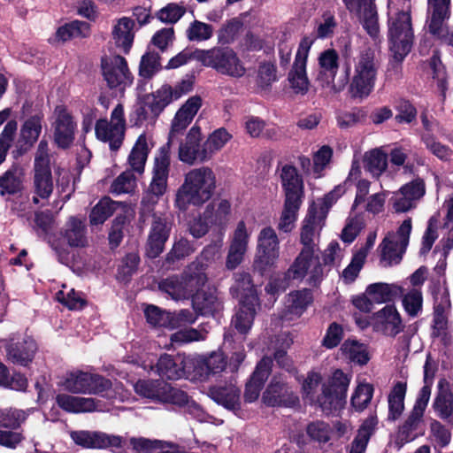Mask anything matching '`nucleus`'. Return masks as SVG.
Masks as SVG:
<instances>
[{
    "label": "nucleus",
    "mask_w": 453,
    "mask_h": 453,
    "mask_svg": "<svg viewBox=\"0 0 453 453\" xmlns=\"http://www.w3.org/2000/svg\"><path fill=\"white\" fill-rule=\"evenodd\" d=\"M216 175L211 168L200 166L184 175L183 183L175 195V205L186 211L189 205L201 206L208 202L216 189Z\"/></svg>",
    "instance_id": "f257e3e1"
},
{
    "label": "nucleus",
    "mask_w": 453,
    "mask_h": 453,
    "mask_svg": "<svg viewBox=\"0 0 453 453\" xmlns=\"http://www.w3.org/2000/svg\"><path fill=\"white\" fill-rule=\"evenodd\" d=\"M55 162L50 153L49 143L46 140L40 141L33 165V203H39L40 200L46 201L54 189V180L51 173Z\"/></svg>",
    "instance_id": "f03ea898"
},
{
    "label": "nucleus",
    "mask_w": 453,
    "mask_h": 453,
    "mask_svg": "<svg viewBox=\"0 0 453 453\" xmlns=\"http://www.w3.org/2000/svg\"><path fill=\"white\" fill-rule=\"evenodd\" d=\"M389 49L394 59V68L398 73L399 63L411 51L413 32L410 13L399 12L390 16L388 20Z\"/></svg>",
    "instance_id": "7ed1b4c3"
},
{
    "label": "nucleus",
    "mask_w": 453,
    "mask_h": 453,
    "mask_svg": "<svg viewBox=\"0 0 453 453\" xmlns=\"http://www.w3.org/2000/svg\"><path fill=\"white\" fill-rule=\"evenodd\" d=\"M170 162L168 145H164L154 159L151 180L143 193L141 202L142 213L150 212L166 192Z\"/></svg>",
    "instance_id": "20e7f679"
},
{
    "label": "nucleus",
    "mask_w": 453,
    "mask_h": 453,
    "mask_svg": "<svg viewBox=\"0 0 453 453\" xmlns=\"http://www.w3.org/2000/svg\"><path fill=\"white\" fill-rule=\"evenodd\" d=\"M377 77V66L373 53L361 52L354 62V72L349 79V93L353 98H365L374 88Z\"/></svg>",
    "instance_id": "39448f33"
},
{
    "label": "nucleus",
    "mask_w": 453,
    "mask_h": 453,
    "mask_svg": "<svg viewBox=\"0 0 453 453\" xmlns=\"http://www.w3.org/2000/svg\"><path fill=\"white\" fill-rule=\"evenodd\" d=\"M411 230V219L407 218L402 222L396 232L391 231L386 234L379 245L380 264L383 266H391L400 263L409 244Z\"/></svg>",
    "instance_id": "423d86ee"
},
{
    "label": "nucleus",
    "mask_w": 453,
    "mask_h": 453,
    "mask_svg": "<svg viewBox=\"0 0 453 453\" xmlns=\"http://www.w3.org/2000/svg\"><path fill=\"white\" fill-rule=\"evenodd\" d=\"M196 57L203 65L214 68L222 74L242 77L245 73V68L236 54L229 49L214 48L200 50Z\"/></svg>",
    "instance_id": "0eeeda50"
},
{
    "label": "nucleus",
    "mask_w": 453,
    "mask_h": 453,
    "mask_svg": "<svg viewBox=\"0 0 453 453\" xmlns=\"http://www.w3.org/2000/svg\"><path fill=\"white\" fill-rule=\"evenodd\" d=\"M206 281L203 273L173 275L158 282V289L174 301L188 299Z\"/></svg>",
    "instance_id": "6e6552de"
},
{
    "label": "nucleus",
    "mask_w": 453,
    "mask_h": 453,
    "mask_svg": "<svg viewBox=\"0 0 453 453\" xmlns=\"http://www.w3.org/2000/svg\"><path fill=\"white\" fill-rule=\"evenodd\" d=\"M319 71L316 79L319 85L324 89L334 92L342 90L349 82V67L345 69V75L334 83V78L339 68V55L333 50L328 49L320 53L319 57Z\"/></svg>",
    "instance_id": "1a4fd4ad"
},
{
    "label": "nucleus",
    "mask_w": 453,
    "mask_h": 453,
    "mask_svg": "<svg viewBox=\"0 0 453 453\" xmlns=\"http://www.w3.org/2000/svg\"><path fill=\"white\" fill-rule=\"evenodd\" d=\"M95 130L97 139L108 142L111 150H118L123 143L126 131L123 105L119 104L113 109L110 122L107 119L97 120Z\"/></svg>",
    "instance_id": "9d476101"
},
{
    "label": "nucleus",
    "mask_w": 453,
    "mask_h": 453,
    "mask_svg": "<svg viewBox=\"0 0 453 453\" xmlns=\"http://www.w3.org/2000/svg\"><path fill=\"white\" fill-rule=\"evenodd\" d=\"M279 257L280 241L275 230L271 226L264 227L257 237L255 268L264 273L275 265Z\"/></svg>",
    "instance_id": "9b49d317"
},
{
    "label": "nucleus",
    "mask_w": 453,
    "mask_h": 453,
    "mask_svg": "<svg viewBox=\"0 0 453 453\" xmlns=\"http://www.w3.org/2000/svg\"><path fill=\"white\" fill-rule=\"evenodd\" d=\"M62 385L65 390L73 394H99L111 388L109 380L81 371L68 373Z\"/></svg>",
    "instance_id": "f8f14e48"
},
{
    "label": "nucleus",
    "mask_w": 453,
    "mask_h": 453,
    "mask_svg": "<svg viewBox=\"0 0 453 453\" xmlns=\"http://www.w3.org/2000/svg\"><path fill=\"white\" fill-rule=\"evenodd\" d=\"M315 250L302 249L288 269V274L296 280H303L311 286H317L323 279V268Z\"/></svg>",
    "instance_id": "ddd939ff"
},
{
    "label": "nucleus",
    "mask_w": 453,
    "mask_h": 453,
    "mask_svg": "<svg viewBox=\"0 0 453 453\" xmlns=\"http://www.w3.org/2000/svg\"><path fill=\"white\" fill-rule=\"evenodd\" d=\"M178 157L180 161L188 165L210 160L205 143L203 142V134L198 126H193L180 143Z\"/></svg>",
    "instance_id": "4468645a"
},
{
    "label": "nucleus",
    "mask_w": 453,
    "mask_h": 453,
    "mask_svg": "<svg viewBox=\"0 0 453 453\" xmlns=\"http://www.w3.org/2000/svg\"><path fill=\"white\" fill-rule=\"evenodd\" d=\"M101 66L104 79L109 88L123 90L132 84L133 76L123 57L114 55L104 58Z\"/></svg>",
    "instance_id": "2eb2a0df"
},
{
    "label": "nucleus",
    "mask_w": 453,
    "mask_h": 453,
    "mask_svg": "<svg viewBox=\"0 0 453 453\" xmlns=\"http://www.w3.org/2000/svg\"><path fill=\"white\" fill-rule=\"evenodd\" d=\"M425 193V182L418 178L394 192L389 199V205L395 213H406L417 207Z\"/></svg>",
    "instance_id": "dca6fc26"
},
{
    "label": "nucleus",
    "mask_w": 453,
    "mask_h": 453,
    "mask_svg": "<svg viewBox=\"0 0 453 453\" xmlns=\"http://www.w3.org/2000/svg\"><path fill=\"white\" fill-rule=\"evenodd\" d=\"M312 41L303 38L298 47L295 61L288 73V80L291 88L296 94L304 95L309 90V79L306 73V64Z\"/></svg>",
    "instance_id": "f3484780"
},
{
    "label": "nucleus",
    "mask_w": 453,
    "mask_h": 453,
    "mask_svg": "<svg viewBox=\"0 0 453 453\" xmlns=\"http://www.w3.org/2000/svg\"><path fill=\"white\" fill-rule=\"evenodd\" d=\"M326 216L322 208H318L315 204L310 206L300 231V242L303 249L317 250V241L325 225Z\"/></svg>",
    "instance_id": "a211bd4d"
},
{
    "label": "nucleus",
    "mask_w": 453,
    "mask_h": 453,
    "mask_svg": "<svg viewBox=\"0 0 453 453\" xmlns=\"http://www.w3.org/2000/svg\"><path fill=\"white\" fill-rule=\"evenodd\" d=\"M53 118L54 142L58 148L67 149L74 141L76 123L72 114L63 105H58L55 108Z\"/></svg>",
    "instance_id": "6ab92c4d"
},
{
    "label": "nucleus",
    "mask_w": 453,
    "mask_h": 453,
    "mask_svg": "<svg viewBox=\"0 0 453 453\" xmlns=\"http://www.w3.org/2000/svg\"><path fill=\"white\" fill-rule=\"evenodd\" d=\"M451 311V301L448 292L444 291L435 298L434 304L432 336L440 338L444 345L451 343L449 328V317Z\"/></svg>",
    "instance_id": "aec40b11"
},
{
    "label": "nucleus",
    "mask_w": 453,
    "mask_h": 453,
    "mask_svg": "<svg viewBox=\"0 0 453 453\" xmlns=\"http://www.w3.org/2000/svg\"><path fill=\"white\" fill-rule=\"evenodd\" d=\"M1 343L5 349L8 360L24 366L32 361L37 349L35 340L29 336L13 335L2 341Z\"/></svg>",
    "instance_id": "412c9836"
},
{
    "label": "nucleus",
    "mask_w": 453,
    "mask_h": 453,
    "mask_svg": "<svg viewBox=\"0 0 453 453\" xmlns=\"http://www.w3.org/2000/svg\"><path fill=\"white\" fill-rule=\"evenodd\" d=\"M262 401L268 406H294L298 396L291 390L280 375H274L263 393Z\"/></svg>",
    "instance_id": "4be33fe9"
},
{
    "label": "nucleus",
    "mask_w": 453,
    "mask_h": 453,
    "mask_svg": "<svg viewBox=\"0 0 453 453\" xmlns=\"http://www.w3.org/2000/svg\"><path fill=\"white\" fill-rule=\"evenodd\" d=\"M250 233L243 220L238 222L236 228L230 237V242L226 259V267L234 270L240 265L248 251Z\"/></svg>",
    "instance_id": "5701e85b"
},
{
    "label": "nucleus",
    "mask_w": 453,
    "mask_h": 453,
    "mask_svg": "<svg viewBox=\"0 0 453 453\" xmlns=\"http://www.w3.org/2000/svg\"><path fill=\"white\" fill-rule=\"evenodd\" d=\"M171 223L164 215L153 214L151 226L147 240L146 254L151 258L158 257L165 249L169 238Z\"/></svg>",
    "instance_id": "b1692460"
},
{
    "label": "nucleus",
    "mask_w": 453,
    "mask_h": 453,
    "mask_svg": "<svg viewBox=\"0 0 453 453\" xmlns=\"http://www.w3.org/2000/svg\"><path fill=\"white\" fill-rule=\"evenodd\" d=\"M372 325L374 331L390 337H395L404 328L395 305H386L375 312L372 317Z\"/></svg>",
    "instance_id": "393cba45"
},
{
    "label": "nucleus",
    "mask_w": 453,
    "mask_h": 453,
    "mask_svg": "<svg viewBox=\"0 0 453 453\" xmlns=\"http://www.w3.org/2000/svg\"><path fill=\"white\" fill-rule=\"evenodd\" d=\"M70 437L77 445L87 449L120 447L122 443L120 436L108 434L100 431H71Z\"/></svg>",
    "instance_id": "a878e982"
},
{
    "label": "nucleus",
    "mask_w": 453,
    "mask_h": 453,
    "mask_svg": "<svg viewBox=\"0 0 453 453\" xmlns=\"http://www.w3.org/2000/svg\"><path fill=\"white\" fill-rule=\"evenodd\" d=\"M202 106V98L198 96L189 97L185 104L177 111L174 118L171 123V129L169 132L168 145L170 150V144L175 135L182 133L188 126L192 122L194 117Z\"/></svg>",
    "instance_id": "bb28decb"
},
{
    "label": "nucleus",
    "mask_w": 453,
    "mask_h": 453,
    "mask_svg": "<svg viewBox=\"0 0 453 453\" xmlns=\"http://www.w3.org/2000/svg\"><path fill=\"white\" fill-rule=\"evenodd\" d=\"M424 414L411 409L404 421L399 426L393 444L400 449L403 445L414 441L422 434Z\"/></svg>",
    "instance_id": "cd10ccee"
},
{
    "label": "nucleus",
    "mask_w": 453,
    "mask_h": 453,
    "mask_svg": "<svg viewBox=\"0 0 453 453\" xmlns=\"http://www.w3.org/2000/svg\"><path fill=\"white\" fill-rule=\"evenodd\" d=\"M432 408L439 418L453 427V394L446 379L438 381V390Z\"/></svg>",
    "instance_id": "c85d7f7f"
},
{
    "label": "nucleus",
    "mask_w": 453,
    "mask_h": 453,
    "mask_svg": "<svg viewBox=\"0 0 453 453\" xmlns=\"http://www.w3.org/2000/svg\"><path fill=\"white\" fill-rule=\"evenodd\" d=\"M273 360L268 357H263L257 365L250 380L246 384L244 399L249 403L256 401L260 394L265 381L267 380L272 371Z\"/></svg>",
    "instance_id": "c756f323"
},
{
    "label": "nucleus",
    "mask_w": 453,
    "mask_h": 453,
    "mask_svg": "<svg viewBox=\"0 0 453 453\" xmlns=\"http://www.w3.org/2000/svg\"><path fill=\"white\" fill-rule=\"evenodd\" d=\"M280 180L285 193V201L302 202L303 182L297 169L292 165H284L281 169Z\"/></svg>",
    "instance_id": "7c9ffc66"
},
{
    "label": "nucleus",
    "mask_w": 453,
    "mask_h": 453,
    "mask_svg": "<svg viewBox=\"0 0 453 453\" xmlns=\"http://www.w3.org/2000/svg\"><path fill=\"white\" fill-rule=\"evenodd\" d=\"M152 147V141L146 134L138 136L127 157L130 170L138 174L144 173L145 164Z\"/></svg>",
    "instance_id": "2f4dec72"
},
{
    "label": "nucleus",
    "mask_w": 453,
    "mask_h": 453,
    "mask_svg": "<svg viewBox=\"0 0 453 453\" xmlns=\"http://www.w3.org/2000/svg\"><path fill=\"white\" fill-rule=\"evenodd\" d=\"M432 8V16L429 23V31L431 34L443 38L446 41L449 34L444 27V20L450 16V0H428Z\"/></svg>",
    "instance_id": "473e14b6"
},
{
    "label": "nucleus",
    "mask_w": 453,
    "mask_h": 453,
    "mask_svg": "<svg viewBox=\"0 0 453 453\" xmlns=\"http://www.w3.org/2000/svg\"><path fill=\"white\" fill-rule=\"evenodd\" d=\"M311 302L312 295L308 289L291 292L285 302L283 318L288 320L299 318Z\"/></svg>",
    "instance_id": "72a5a7b5"
},
{
    "label": "nucleus",
    "mask_w": 453,
    "mask_h": 453,
    "mask_svg": "<svg viewBox=\"0 0 453 453\" xmlns=\"http://www.w3.org/2000/svg\"><path fill=\"white\" fill-rule=\"evenodd\" d=\"M209 395L214 402L226 409L237 410L240 408V389L232 383L210 388Z\"/></svg>",
    "instance_id": "f704fd0d"
},
{
    "label": "nucleus",
    "mask_w": 453,
    "mask_h": 453,
    "mask_svg": "<svg viewBox=\"0 0 453 453\" xmlns=\"http://www.w3.org/2000/svg\"><path fill=\"white\" fill-rule=\"evenodd\" d=\"M134 22L127 17L117 20L112 28V38L115 45L124 53H128L134 41Z\"/></svg>",
    "instance_id": "c9c22d12"
},
{
    "label": "nucleus",
    "mask_w": 453,
    "mask_h": 453,
    "mask_svg": "<svg viewBox=\"0 0 453 453\" xmlns=\"http://www.w3.org/2000/svg\"><path fill=\"white\" fill-rule=\"evenodd\" d=\"M58 405L67 412L80 413L98 411L94 398L59 394L56 396Z\"/></svg>",
    "instance_id": "e433bc0d"
},
{
    "label": "nucleus",
    "mask_w": 453,
    "mask_h": 453,
    "mask_svg": "<svg viewBox=\"0 0 453 453\" xmlns=\"http://www.w3.org/2000/svg\"><path fill=\"white\" fill-rule=\"evenodd\" d=\"M378 418L375 415H370L365 418L357 430L352 442L348 447V453H365L371 436L375 432Z\"/></svg>",
    "instance_id": "4c0bfd02"
},
{
    "label": "nucleus",
    "mask_w": 453,
    "mask_h": 453,
    "mask_svg": "<svg viewBox=\"0 0 453 453\" xmlns=\"http://www.w3.org/2000/svg\"><path fill=\"white\" fill-rule=\"evenodd\" d=\"M62 235L70 247H85L88 243L86 226L82 220L75 217L69 218Z\"/></svg>",
    "instance_id": "58836bf2"
},
{
    "label": "nucleus",
    "mask_w": 453,
    "mask_h": 453,
    "mask_svg": "<svg viewBox=\"0 0 453 453\" xmlns=\"http://www.w3.org/2000/svg\"><path fill=\"white\" fill-rule=\"evenodd\" d=\"M366 295L375 303H382L394 300L403 295L402 287L395 284L378 282L366 288Z\"/></svg>",
    "instance_id": "ea45409f"
},
{
    "label": "nucleus",
    "mask_w": 453,
    "mask_h": 453,
    "mask_svg": "<svg viewBox=\"0 0 453 453\" xmlns=\"http://www.w3.org/2000/svg\"><path fill=\"white\" fill-rule=\"evenodd\" d=\"M234 279L235 282L231 289L240 298V302L245 300L246 303L251 302L253 304L257 303L258 299L250 274L244 272L238 273L234 275Z\"/></svg>",
    "instance_id": "a19ab883"
},
{
    "label": "nucleus",
    "mask_w": 453,
    "mask_h": 453,
    "mask_svg": "<svg viewBox=\"0 0 453 453\" xmlns=\"http://www.w3.org/2000/svg\"><path fill=\"white\" fill-rule=\"evenodd\" d=\"M317 402L322 411L330 415L343 408L346 403V396L324 384L322 393L319 395Z\"/></svg>",
    "instance_id": "79ce46f5"
},
{
    "label": "nucleus",
    "mask_w": 453,
    "mask_h": 453,
    "mask_svg": "<svg viewBox=\"0 0 453 453\" xmlns=\"http://www.w3.org/2000/svg\"><path fill=\"white\" fill-rule=\"evenodd\" d=\"M24 172L21 166L13 165L0 177V194L12 195L21 189Z\"/></svg>",
    "instance_id": "37998d69"
},
{
    "label": "nucleus",
    "mask_w": 453,
    "mask_h": 453,
    "mask_svg": "<svg viewBox=\"0 0 453 453\" xmlns=\"http://www.w3.org/2000/svg\"><path fill=\"white\" fill-rule=\"evenodd\" d=\"M406 394V385L403 382H397L390 391L388 396V419L395 421L404 411V398Z\"/></svg>",
    "instance_id": "c03bdc74"
},
{
    "label": "nucleus",
    "mask_w": 453,
    "mask_h": 453,
    "mask_svg": "<svg viewBox=\"0 0 453 453\" xmlns=\"http://www.w3.org/2000/svg\"><path fill=\"white\" fill-rule=\"evenodd\" d=\"M134 389L142 397L161 402L167 383L153 380H139L134 385Z\"/></svg>",
    "instance_id": "a18cd8bd"
},
{
    "label": "nucleus",
    "mask_w": 453,
    "mask_h": 453,
    "mask_svg": "<svg viewBox=\"0 0 453 453\" xmlns=\"http://www.w3.org/2000/svg\"><path fill=\"white\" fill-rule=\"evenodd\" d=\"M90 34V26L85 21L74 20L60 27L55 35L58 42H66L74 38H85Z\"/></svg>",
    "instance_id": "49530a36"
},
{
    "label": "nucleus",
    "mask_w": 453,
    "mask_h": 453,
    "mask_svg": "<svg viewBox=\"0 0 453 453\" xmlns=\"http://www.w3.org/2000/svg\"><path fill=\"white\" fill-rule=\"evenodd\" d=\"M119 204L108 196L103 197L91 210L89 214L90 225H103L115 212Z\"/></svg>",
    "instance_id": "de8ad7c7"
},
{
    "label": "nucleus",
    "mask_w": 453,
    "mask_h": 453,
    "mask_svg": "<svg viewBox=\"0 0 453 453\" xmlns=\"http://www.w3.org/2000/svg\"><path fill=\"white\" fill-rule=\"evenodd\" d=\"M241 303L242 307L233 318L232 324L241 334H246L251 327L258 303L253 304L243 300Z\"/></svg>",
    "instance_id": "09e8293b"
},
{
    "label": "nucleus",
    "mask_w": 453,
    "mask_h": 453,
    "mask_svg": "<svg viewBox=\"0 0 453 453\" xmlns=\"http://www.w3.org/2000/svg\"><path fill=\"white\" fill-rule=\"evenodd\" d=\"M156 369L160 377L167 380H177L184 373L182 362L178 363L172 356L166 354L160 357Z\"/></svg>",
    "instance_id": "8fccbe9b"
},
{
    "label": "nucleus",
    "mask_w": 453,
    "mask_h": 453,
    "mask_svg": "<svg viewBox=\"0 0 453 453\" xmlns=\"http://www.w3.org/2000/svg\"><path fill=\"white\" fill-rule=\"evenodd\" d=\"M193 305L202 315H213L222 308L221 302L212 292L197 293L193 299Z\"/></svg>",
    "instance_id": "3c124183"
},
{
    "label": "nucleus",
    "mask_w": 453,
    "mask_h": 453,
    "mask_svg": "<svg viewBox=\"0 0 453 453\" xmlns=\"http://www.w3.org/2000/svg\"><path fill=\"white\" fill-rule=\"evenodd\" d=\"M387 155L379 149L372 150L365 154L364 166L372 176L379 177L387 168Z\"/></svg>",
    "instance_id": "603ef678"
},
{
    "label": "nucleus",
    "mask_w": 453,
    "mask_h": 453,
    "mask_svg": "<svg viewBox=\"0 0 453 453\" xmlns=\"http://www.w3.org/2000/svg\"><path fill=\"white\" fill-rule=\"evenodd\" d=\"M341 351L350 361L361 365L367 364L370 359L366 346L357 341H345Z\"/></svg>",
    "instance_id": "864d4df0"
},
{
    "label": "nucleus",
    "mask_w": 453,
    "mask_h": 453,
    "mask_svg": "<svg viewBox=\"0 0 453 453\" xmlns=\"http://www.w3.org/2000/svg\"><path fill=\"white\" fill-rule=\"evenodd\" d=\"M201 374L209 375L222 372L226 366V359L221 351H213L198 361Z\"/></svg>",
    "instance_id": "5fc2aeb1"
},
{
    "label": "nucleus",
    "mask_w": 453,
    "mask_h": 453,
    "mask_svg": "<svg viewBox=\"0 0 453 453\" xmlns=\"http://www.w3.org/2000/svg\"><path fill=\"white\" fill-rule=\"evenodd\" d=\"M175 100L173 94V88L164 85L153 94L151 101H149V107L154 116H157L170 103Z\"/></svg>",
    "instance_id": "6e6d98bb"
},
{
    "label": "nucleus",
    "mask_w": 453,
    "mask_h": 453,
    "mask_svg": "<svg viewBox=\"0 0 453 453\" xmlns=\"http://www.w3.org/2000/svg\"><path fill=\"white\" fill-rule=\"evenodd\" d=\"M302 202L284 201V207L278 223V229L284 232H290L297 219V212Z\"/></svg>",
    "instance_id": "4d7b16f0"
},
{
    "label": "nucleus",
    "mask_w": 453,
    "mask_h": 453,
    "mask_svg": "<svg viewBox=\"0 0 453 453\" xmlns=\"http://www.w3.org/2000/svg\"><path fill=\"white\" fill-rule=\"evenodd\" d=\"M231 138V134H229L228 131L224 127L218 128L208 135L207 139L204 141V143L210 160L212 158L216 152L224 148V146L230 141Z\"/></svg>",
    "instance_id": "13d9d810"
},
{
    "label": "nucleus",
    "mask_w": 453,
    "mask_h": 453,
    "mask_svg": "<svg viewBox=\"0 0 453 453\" xmlns=\"http://www.w3.org/2000/svg\"><path fill=\"white\" fill-rule=\"evenodd\" d=\"M29 412L30 410L0 409V426L12 429L18 428L27 419Z\"/></svg>",
    "instance_id": "bf43d9fd"
},
{
    "label": "nucleus",
    "mask_w": 453,
    "mask_h": 453,
    "mask_svg": "<svg viewBox=\"0 0 453 453\" xmlns=\"http://www.w3.org/2000/svg\"><path fill=\"white\" fill-rule=\"evenodd\" d=\"M54 172L58 192L61 200L66 202L73 192V187L71 185V173L67 169L56 165H54Z\"/></svg>",
    "instance_id": "052dcab7"
},
{
    "label": "nucleus",
    "mask_w": 453,
    "mask_h": 453,
    "mask_svg": "<svg viewBox=\"0 0 453 453\" xmlns=\"http://www.w3.org/2000/svg\"><path fill=\"white\" fill-rule=\"evenodd\" d=\"M42 115L36 114L27 119L20 130L22 139L29 144L37 141L42 132Z\"/></svg>",
    "instance_id": "680f3d73"
},
{
    "label": "nucleus",
    "mask_w": 453,
    "mask_h": 453,
    "mask_svg": "<svg viewBox=\"0 0 453 453\" xmlns=\"http://www.w3.org/2000/svg\"><path fill=\"white\" fill-rule=\"evenodd\" d=\"M421 140L426 148L440 160L449 161L451 159L453 150L449 146L437 141L434 136L425 134L422 135Z\"/></svg>",
    "instance_id": "e2e57ef3"
},
{
    "label": "nucleus",
    "mask_w": 453,
    "mask_h": 453,
    "mask_svg": "<svg viewBox=\"0 0 453 453\" xmlns=\"http://www.w3.org/2000/svg\"><path fill=\"white\" fill-rule=\"evenodd\" d=\"M402 303L405 312L415 318L422 311L423 307V296L419 289L412 288L405 295H403Z\"/></svg>",
    "instance_id": "0e129e2a"
},
{
    "label": "nucleus",
    "mask_w": 453,
    "mask_h": 453,
    "mask_svg": "<svg viewBox=\"0 0 453 453\" xmlns=\"http://www.w3.org/2000/svg\"><path fill=\"white\" fill-rule=\"evenodd\" d=\"M213 35L211 25L199 21H192L186 30V35L190 42H203L209 40Z\"/></svg>",
    "instance_id": "69168bd1"
},
{
    "label": "nucleus",
    "mask_w": 453,
    "mask_h": 453,
    "mask_svg": "<svg viewBox=\"0 0 453 453\" xmlns=\"http://www.w3.org/2000/svg\"><path fill=\"white\" fill-rule=\"evenodd\" d=\"M132 170H127L120 173L113 180L111 192L117 195L133 192L136 187V178Z\"/></svg>",
    "instance_id": "338daca9"
},
{
    "label": "nucleus",
    "mask_w": 453,
    "mask_h": 453,
    "mask_svg": "<svg viewBox=\"0 0 453 453\" xmlns=\"http://www.w3.org/2000/svg\"><path fill=\"white\" fill-rule=\"evenodd\" d=\"M373 395V387L369 383L359 384L352 397L351 405L357 411H364L370 403Z\"/></svg>",
    "instance_id": "774afa93"
}]
</instances>
